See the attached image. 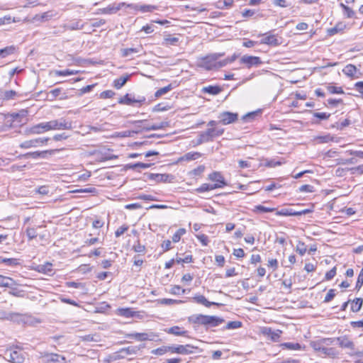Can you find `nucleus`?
I'll use <instances>...</instances> for the list:
<instances>
[{"instance_id":"obj_20","label":"nucleus","mask_w":363,"mask_h":363,"mask_svg":"<svg viewBox=\"0 0 363 363\" xmlns=\"http://www.w3.org/2000/svg\"><path fill=\"white\" fill-rule=\"evenodd\" d=\"M150 178L155 179L157 182H170L174 177L169 174H151Z\"/></svg>"},{"instance_id":"obj_2","label":"nucleus","mask_w":363,"mask_h":363,"mask_svg":"<svg viewBox=\"0 0 363 363\" xmlns=\"http://www.w3.org/2000/svg\"><path fill=\"white\" fill-rule=\"evenodd\" d=\"M189 320L194 323L203 325L210 327H216L223 323L225 320L223 318L214 316V315H196L191 316Z\"/></svg>"},{"instance_id":"obj_21","label":"nucleus","mask_w":363,"mask_h":363,"mask_svg":"<svg viewBox=\"0 0 363 363\" xmlns=\"http://www.w3.org/2000/svg\"><path fill=\"white\" fill-rule=\"evenodd\" d=\"M194 300L197 303L202 304L205 306L206 307H210L211 306H223L222 303H216V302H211L208 301L206 297L203 295H198L195 296L194 298Z\"/></svg>"},{"instance_id":"obj_10","label":"nucleus","mask_w":363,"mask_h":363,"mask_svg":"<svg viewBox=\"0 0 363 363\" xmlns=\"http://www.w3.org/2000/svg\"><path fill=\"white\" fill-rule=\"evenodd\" d=\"M238 114L229 111H224L220 113L218 118L219 123L223 125H228L235 122L238 120Z\"/></svg>"},{"instance_id":"obj_24","label":"nucleus","mask_w":363,"mask_h":363,"mask_svg":"<svg viewBox=\"0 0 363 363\" xmlns=\"http://www.w3.org/2000/svg\"><path fill=\"white\" fill-rule=\"evenodd\" d=\"M16 285V281L12 278L0 274V286L12 288V286H15Z\"/></svg>"},{"instance_id":"obj_42","label":"nucleus","mask_w":363,"mask_h":363,"mask_svg":"<svg viewBox=\"0 0 363 363\" xmlns=\"http://www.w3.org/2000/svg\"><path fill=\"white\" fill-rule=\"evenodd\" d=\"M129 78L130 75H126L125 77H121L118 79H116L114 81V87L117 89H121L128 82Z\"/></svg>"},{"instance_id":"obj_3","label":"nucleus","mask_w":363,"mask_h":363,"mask_svg":"<svg viewBox=\"0 0 363 363\" xmlns=\"http://www.w3.org/2000/svg\"><path fill=\"white\" fill-rule=\"evenodd\" d=\"M223 55L224 52H217L201 57L199 61V66L207 70L213 69L216 68V61Z\"/></svg>"},{"instance_id":"obj_17","label":"nucleus","mask_w":363,"mask_h":363,"mask_svg":"<svg viewBox=\"0 0 363 363\" xmlns=\"http://www.w3.org/2000/svg\"><path fill=\"white\" fill-rule=\"evenodd\" d=\"M332 338L335 339V341L338 342L339 346L342 348H349L351 350L354 348V342L345 335Z\"/></svg>"},{"instance_id":"obj_40","label":"nucleus","mask_w":363,"mask_h":363,"mask_svg":"<svg viewBox=\"0 0 363 363\" xmlns=\"http://www.w3.org/2000/svg\"><path fill=\"white\" fill-rule=\"evenodd\" d=\"M140 133V130H125L116 133V136L120 138L133 137L134 134Z\"/></svg>"},{"instance_id":"obj_27","label":"nucleus","mask_w":363,"mask_h":363,"mask_svg":"<svg viewBox=\"0 0 363 363\" xmlns=\"http://www.w3.org/2000/svg\"><path fill=\"white\" fill-rule=\"evenodd\" d=\"M169 125V121H162L160 123L151 125V126H150V127H143V130H145L146 131L157 130L163 129L166 127H168Z\"/></svg>"},{"instance_id":"obj_44","label":"nucleus","mask_w":363,"mask_h":363,"mask_svg":"<svg viewBox=\"0 0 363 363\" xmlns=\"http://www.w3.org/2000/svg\"><path fill=\"white\" fill-rule=\"evenodd\" d=\"M169 352H170V346H162L161 347H158L157 349L152 350L151 353L152 354L161 356L164 354L165 353Z\"/></svg>"},{"instance_id":"obj_19","label":"nucleus","mask_w":363,"mask_h":363,"mask_svg":"<svg viewBox=\"0 0 363 363\" xmlns=\"http://www.w3.org/2000/svg\"><path fill=\"white\" fill-rule=\"evenodd\" d=\"M145 101V98L144 96L139 97L137 99H132L130 97L128 94H126L123 97L121 98L118 100V103L121 104L131 105L133 103H139L142 104Z\"/></svg>"},{"instance_id":"obj_23","label":"nucleus","mask_w":363,"mask_h":363,"mask_svg":"<svg viewBox=\"0 0 363 363\" xmlns=\"http://www.w3.org/2000/svg\"><path fill=\"white\" fill-rule=\"evenodd\" d=\"M54 16L53 11H49L43 13L36 14L33 17V20L35 21L45 22L51 19Z\"/></svg>"},{"instance_id":"obj_38","label":"nucleus","mask_w":363,"mask_h":363,"mask_svg":"<svg viewBox=\"0 0 363 363\" xmlns=\"http://www.w3.org/2000/svg\"><path fill=\"white\" fill-rule=\"evenodd\" d=\"M281 346L283 349L290 350H300L301 349V345L298 342H284Z\"/></svg>"},{"instance_id":"obj_59","label":"nucleus","mask_w":363,"mask_h":363,"mask_svg":"<svg viewBox=\"0 0 363 363\" xmlns=\"http://www.w3.org/2000/svg\"><path fill=\"white\" fill-rule=\"evenodd\" d=\"M11 290L9 291V294L10 295H12L16 297H23L24 293L23 291H20L17 289L15 286H12V288H10Z\"/></svg>"},{"instance_id":"obj_54","label":"nucleus","mask_w":363,"mask_h":363,"mask_svg":"<svg viewBox=\"0 0 363 363\" xmlns=\"http://www.w3.org/2000/svg\"><path fill=\"white\" fill-rule=\"evenodd\" d=\"M157 6L154 5H140V11L142 13L152 12L156 10Z\"/></svg>"},{"instance_id":"obj_48","label":"nucleus","mask_w":363,"mask_h":363,"mask_svg":"<svg viewBox=\"0 0 363 363\" xmlns=\"http://www.w3.org/2000/svg\"><path fill=\"white\" fill-rule=\"evenodd\" d=\"M158 303L162 305H173V304H178L182 303L184 301L181 300H175L172 298H161L157 300Z\"/></svg>"},{"instance_id":"obj_26","label":"nucleus","mask_w":363,"mask_h":363,"mask_svg":"<svg viewBox=\"0 0 363 363\" xmlns=\"http://www.w3.org/2000/svg\"><path fill=\"white\" fill-rule=\"evenodd\" d=\"M142 50V46L139 45L137 48H123L121 50V56L123 57H129L133 54L138 53Z\"/></svg>"},{"instance_id":"obj_62","label":"nucleus","mask_w":363,"mask_h":363,"mask_svg":"<svg viewBox=\"0 0 363 363\" xmlns=\"http://www.w3.org/2000/svg\"><path fill=\"white\" fill-rule=\"evenodd\" d=\"M11 22H16V20L14 18L12 19L11 16H4L0 18V26L10 24Z\"/></svg>"},{"instance_id":"obj_36","label":"nucleus","mask_w":363,"mask_h":363,"mask_svg":"<svg viewBox=\"0 0 363 363\" xmlns=\"http://www.w3.org/2000/svg\"><path fill=\"white\" fill-rule=\"evenodd\" d=\"M175 87V86H173L172 84H169V85L164 86L162 88L159 89L155 94V96L156 98L160 97L162 95L167 94L172 89H173Z\"/></svg>"},{"instance_id":"obj_56","label":"nucleus","mask_w":363,"mask_h":363,"mask_svg":"<svg viewBox=\"0 0 363 363\" xmlns=\"http://www.w3.org/2000/svg\"><path fill=\"white\" fill-rule=\"evenodd\" d=\"M73 193H91L96 194L97 193V190L94 187H88L84 189H78L72 191Z\"/></svg>"},{"instance_id":"obj_29","label":"nucleus","mask_w":363,"mask_h":363,"mask_svg":"<svg viewBox=\"0 0 363 363\" xmlns=\"http://www.w3.org/2000/svg\"><path fill=\"white\" fill-rule=\"evenodd\" d=\"M169 334H172L177 336H185L187 333L186 330H182L179 326H173L166 330Z\"/></svg>"},{"instance_id":"obj_6","label":"nucleus","mask_w":363,"mask_h":363,"mask_svg":"<svg viewBox=\"0 0 363 363\" xmlns=\"http://www.w3.org/2000/svg\"><path fill=\"white\" fill-rule=\"evenodd\" d=\"M4 359L11 363H23L25 361V352L21 350L9 349L4 352Z\"/></svg>"},{"instance_id":"obj_61","label":"nucleus","mask_w":363,"mask_h":363,"mask_svg":"<svg viewBox=\"0 0 363 363\" xmlns=\"http://www.w3.org/2000/svg\"><path fill=\"white\" fill-rule=\"evenodd\" d=\"M242 326L240 321H230L228 322L225 326V329H237Z\"/></svg>"},{"instance_id":"obj_15","label":"nucleus","mask_w":363,"mask_h":363,"mask_svg":"<svg viewBox=\"0 0 363 363\" xmlns=\"http://www.w3.org/2000/svg\"><path fill=\"white\" fill-rule=\"evenodd\" d=\"M262 333L274 342H277L280 337L281 331L279 330H273L271 328L264 327L262 328Z\"/></svg>"},{"instance_id":"obj_8","label":"nucleus","mask_w":363,"mask_h":363,"mask_svg":"<svg viewBox=\"0 0 363 363\" xmlns=\"http://www.w3.org/2000/svg\"><path fill=\"white\" fill-rule=\"evenodd\" d=\"M216 138L215 135L214 128H210L206 131L201 132L197 138L196 145L213 141Z\"/></svg>"},{"instance_id":"obj_1","label":"nucleus","mask_w":363,"mask_h":363,"mask_svg":"<svg viewBox=\"0 0 363 363\" xmlns=\"http://www.w3.org/2000/svg\"><path fill=\"white\" fill-rule=\"evenodd\" d=\"M335 339L332 337H323L310 343L311 347L316 352V354L323 358L336 359L339 357L340 351L335 347H329L333 345Z\"/></svg>"},{"instance_id":"obj_4","label":"nucleus","mask_w":363,"mask_h":363,"mask_svg":"<svg viewBox=\"0 0 363 363\" xmlns=\"http://www.w3.org/2000/svg\"><path fill=\"white\" fill-rule=\"evenodd\" d=\"M38 358L45 359V363H69L70 361L61 354L57 353H50L48 352H39Z\"/></svg>"},{"instance_id":"obj_7","label":"nucleus","mask_w":363,"mask_h":363,"mask_svg":"<svg viewBox=\"0 0 363 363\" xmlns=\"http://www.w3.org/2000/svg\"><path fill=\"white\" fill-rule=\"evenodd\" d=\"M198 349L191 345H177L170 346V352L172 354H190L194 353V350Z\"/></svg>"},{"instance_id":"obj_64","label":"nucleus","mask_w":363,"mask_h":363,"mask_svg":"<svg viewBox=\"0 0 363 363\" xmlns=\"http://www.w3.org/2000/svg\"><path fill=\"white\" fill-rule=\"evenodd\" d=\"M363 285V267L362 269L358 276L357 284H356V289L357 290H359L361 287Z\"/></svg>"},{"instance_id":"obj_47","label":"nucleus","mask_w":363,"mask_h":363,"mask_svg":"<svg viewBox=\"0 0 363 363\" xmlns=\"http://www.w3.org/2000/svg\"><path fill=\"white\" fill-rule=\"evenodd\" d=\"M65 28L69 30H81L84 28V24H81L80 21H77L76 22L65 25Z\"/></svg>"},{"instance_id":"obj_28","label":"nucleus","mask_w":363,"mask_h":363,"mask_svg":"<svg viewBox=\"0 0 363 363\" xmlns=\"http://www.w3.org/2000/svg\"><path fill=\"white\" fill-rule=\"evenodd\" d=\"M261 43L269 45H278L279 44L278 39L274 35H267L261 40Z\"/></svg>"},{"instance_id":"obj_22","label":"nucleus","mask_w":363,"mask_h":363,"mask_svg":"<svg viewBox=\"0 0 363 363\" xmlns=\"http://www.w3.org/2000/svg\"><path fill=\"white\" fill-rule=\"evenodd\" d=\"M145 347V345L142 344L138 346H129L120 350V352H123L126 355L136 354L139 350Z\"/></svg>"},{"instance_id":"obj_51","label":"nucleus","mask_w":363,"mask_h":363,"mask_svg":"<svg viewBox=\"0 0 363 363\" xmlns=\"http://www.w3.org/2000/svg\"><path fill=\"white\" fill-rule=\"evenodd\" d=\"M186 233V230L184 228H179L177 230V232L172 236V241L174 242H178L181 237Z\"/></svg>"},{"instance_id":"obj_50","label":"nucleus","mask_w":363,"mask_h":363,"mask_svg":"<svg viewBox=\"0 0 363 363\" xmlns=\"http://www.w3.org/2000/svg\"><path fill=\"white\" fill-rule=\"evenodd\" d=\"M164 44L167 45H176L179 41V38L177 37H172V35H168L164 37Z\"/></svg>"},{"instance_id":"obj_35","label":"nucleus","mask_w":363,"mask_h":363,"mask_svg":"<svg viewBox=\"0 0 363 363\" xmlns=\"http://www.w3.org/2000/svg\"><path fill=\"white\" fill-rule=\"evenodd\" d=\"M233 0H223V1H218L216 3L215 6L219 9H228L233 5Z\"/></svg>"},{"instance_id":"obj_41","label":"nucleus","mask_w":363,"mask_h":363,"mask_svg":"<svg viewBox=\"0 0 363 363\" xmlns=\"http://www.w3.org/2000/svg\"><path fill=\"white\" fill-rule=\"evenodd\" d=\"M340 6L343 10L344 16H345L347 18H352L354 16L355 12L351 8L342 3H341Z\"/></svg>"},{"instance_id":"obj_5","label":"nucleus","mask_w":363,"mask_h":363,"mask_svg":"<svg viewBox=\"0 0 363 363\" xmlns=\"http://www.w3.org/2000/svg\"><path fill=\"white\" fill-rule=\"evenodd\" d=\"M47 131L51 130H70L72 128L71 121H67L63 118L59 120H52L45 122Z\"/></svg>"},{"instance_id":"obj_45","label":"nucleus","mask_w":363,"mask_h":363,"mask_svg":"<svg viewBox=\"0 0 363 363\" xmlns=\"http://www.w3.org/2000/svg\"><path fill=\"white\" fill-rule=\"evenodd\" d=\"M276 215L284 216H296V211H294L291 208H282L280 211H277Z\"/></svg>"},{"instance_id":"obj_58","label":"nucleus","mask_w":363,"mask_h":363,"mask_svg":"<svg viewBox=\"0 0 363 363\" xmlns=\"http://www.w3.org/2000/svg\"><path fill=\"white\" fill-rule=\"evenodd\" d=\"M119 314L125 318H130L134 315V312L130 308H121L119 309Z\"/></svg>"},{"instance_id":"obj_18","label":"nucleus","mask_w":363,"mask_h":363,"mask_svg":"<svg viewBox=\"0 0 363 363\" xmlns=\"http://www.w3.org/2000/svg\"><path fill=\"white\" fill-rule=\"evenodd\" d=\"M208 179L213 182H216L215 184H218V188H221L227 185L223 175L219 172H213L208 175Z\"/></svg>"},{"instance_id":"obj_60","label":"nucleus","mask_w":363,"mask_h":363,"mask_svg":"<svg viewBox=\"0 0 363 363\" xmlns=\"http://www.w3.org/2000/svg\"><path fill=\"white\" fill-rule=\"evenodd\" d=\"M170 293L174 295H179L185 293V289H183L179 285L173 286L170 289Z\"/></svg>"},{"instance_id":"obj_34","label":"nucleus","mask_w":363,"mask_h":363,"mask_svg":"<svg viewBox=\"0 0 363 363\" xmlns=\"http://www.w3.org/2000/svg\"><path fill=\"white\" fill-rule=\"evenodd\" d=\"M342 72L345 75L352 77L357 72V67L352 64H349L343 68Z\"/></svg>"},{"instance_id":"obj_31","label":"nucleus","mask_w":363,"mask_h":363,"mask_svg":"<svg viewBox=\"0 0 363 363\" xmlns=\"http://www.w3.org/2000/svg\"><path fill=\"white\" fill-rule=\"evenodd\" d=\"M27 111L21 110L19 113H13L11 114H1V116L3 118V119H6L8 117L11 118V123L14 121L15 120H17L19 117H25L26 116Z\"/></svg>"},{"instance_id":"obj_49","label":"nucleus","mask_w":363,"mask_h":363,"mask_svg":"<svg viewBox=\"0 0 363 363\" xmlns=\"http://www.w3.org/2000/svg\"><path fill=\"white\" fill-rule=\"evenodd\" d=\"M0 263H4L9 266H16L17 264H18V259L16 258H1V257H0Z\"/></svg>"},{"instance_id":"obj_57","label":"nucleus","mask_w":363,"mask_h":363,"mask_svg":"<svg viewBox=\"0 0 363 363\" xmlns=\"http://www.w3.org/2000/svg\"><path fill=\"white\" fill-rule=\"evenodd\" d=\"M77 72L70 69H65V70H55V74L57 76H68L76 74Z\"/></svg>"},{"instance_id":"obj_43","label":"nucleus","mask_w":363,"mask_h":363,"mask_svg":"<svg viewBox=\"0 0 363 363\" xmlns=\"http://www.w3.org/2000/svg\"><path fill=\"white\" fill-rule=\"evenodd\" d=\"M17 95V93L13 90H7L1 92V98L3 100H10L15 98V96Z\"/></svg>"},{"instance_id":"obj_32","label":"nucleus","mask_w":363,"mask_h":363,"mask_svg":"<svg viewBox=\"0 0 363 363\" xmlns=\"http://www.w3.org/2000/svg\"><path fill=\"white\" fill-rule=\"evenodd\" d=\"M201 156V154L198 152H188L185 154L184 156L181 157L179 158V161L185 160V161H190V160H195L198 158H199Z\"/></svg>"},{"instance_id":"obj_39","label":"nucleus","mask_w":363,"mask_h":363,"mask_svg":"<svg viewBox=\"0 0 363 363\" xmlns=\"http://www.w3.org/2000/svg\"><path fill=\"white\" fill-rule=\"evenodd\" d=\"M363 304V299L362 298H356L352 301L351 310L353 312H358L360 311Z\"/></svg>"},{"instance_id":"obj_14","label":"nucleus","mask_w":363,"mask_h":363,"mask_svg":"<svg viewBox=\"0 0 363 363\" xmlns=\"http://www.w3.org/2000/svg\"><path fill=\"white\" fill-rule=\"evenodd\" d=\"M127 337L129 338H133L138 341H145V340H154L155 337H157V335H155L153 333H130L128 334Z\"/></svg>"},{"instance_id":"obj_37","label":"nucleus","mask_w":363,"mask_h":363,"mask_svg":"<svg viewBox=\"0 0 363 363\" xmlns=\"http://www.w3.org/2000/svg\"><path fill=\"white\" fill-rule=\"evenodd\" d=\"M218 188V184H203L200 187L197 188L196 191L199 193H202L211 190H213Z\"/></svg>"},{"instance_id":"obj_11","label":"nucleus","mask_w":363,"mask_h":363,"mask_svg":"<svg viewBox=\"0 0 363 363\" xmlns=\"http://www.w3.org/2000/svg\"><path fill=\"white\" fill-rule=\"evenodd\" d=\"M125 5V2H121L119 4H113L108 5L106 8L99 9L96 13V14H113L117 13L123 6Z\"/></svg>"},{"instance_id":"obj_30","label":"nucleus","mask_w":363,"mask_h":363,"mask_svg":"<svg viewBox=\"0 0 363 363\" xmlns=\"http://www.w3.org/2000/svg\"><path fill=\"white\" fill-rule=\"evenodd\" d=\"M346 27V25L340 22L337 23L334 27L328 29V34L329 35H334L337 34V33L342 31Z\"/></svg>"},{"instance_id":"obj_12","label":"nucleus","mask_w":363,"mask_h":363,"mask_svg":"<svg viewBox=\"0 0 363 363\" xmlns=\"http://www.w3.org/2000/svg\"><path fill=\"white\" fill-rule=\"evenodd\" d=\"M60 150L55 149V150H44V151H35V152H30L25 154L23 155L24 157L28 158L31 157L33 159H38L39 157L41 158H46L48 155H52L57 152H59Z\"/></svg>"},{"instance_id":"obj_55","label":"nucleus","mask_w":363,"mask_h":363,"mask_svg":"<svg viewBox=\"0 0 363 363\" xmlns=\"http://www.w3.org/2000/svg\"><path fill=\"white\" fill-rule=\"evenodd\" d=\"M26 235L28 236L29 240H31L35 238L38 235L36 229L35 228H30V227L28 228L26 230Z\"/></svg>"},{"instance_id":"obj_53","label":"nucleus","mask_w":363,"mask_h":363,"mask_svg":"<svg viewBox=\"0 0 363 363\" xmlns=\"http://www.w3.org/2000/svg\"><path fill=\"white\" fill-rule=\"evenodd\" d=\"M296 250L300 255L303 256L307 251L306 245L303 242L298 241Z\"/></svg>"},{"instance_id":"obj_9","label":"nucleus","mask_w":363,"mask_h":363,"mask_svg":"<svg viewBox=\"0 0 363 363\" xmlns=\"http://www.w3.org/2000/svg\"><path fill=\"white\" fill-rule=\"evenodd\" d=\"M49 140V138H38L35 139L24 141L20 144L19 147L23 149L36 147L47 144Z\"/></svg>"},{"instance_id":"obj_46","label":"nucleus","mask_w":363,"mask_h":363,"mask_svg":"<svg viewBox=\"0 0 363 363\" xmlns=\"http://www.w3.org/2000/svg\"><path fill=\"white\" fill-rule=\"evenodd\" d=\"M276 209L274 208H269V207H265L262 205H257V206H255V208L253 209V212H255V213H269V212H273Z\"/></svg>"},{"instance_id":"obj_63","label":"nucleus","mask_w":363,"mask_h":363,"mask_svg":"<svg viewBox=\"0 0 363 363\" xmlns=\"http://www.w3.org/2000/svg\"><path fill=\"white\" fill-rule=\"evenodd\" d=\"M133 249L135 252L139 253H145V247L143 245H141L139 241H138L133 246Z\"/></svg>"},{"instance_id":"obj_13","label":"nucleus","mask_w":363,"mask_h":363,"mask_svg":"<svg viewBox=\"0 0 363 363\" xmlns=\"http://www.w3.org/2000/svg\"><path fill=\"white\" fill-rule=\"evenodd\" d=\"M240 63L245 64L248 68L252 66H258L262 63L260 57L250 55H243L240 58Z\"/></svg>"},{"instance_id":"obj_25","label":"nucleus","mask_w":363,"mask_h":363,"mask_svg":"<svg viewBox=\"0 0 363 363\" xmlns=\"http://www.w3.org/2000/svg\"><path fill=\"white\" fill-rule=\"evenodd\" d=\"M38 271L47 275L54 274V269H52V264L50 262H47L44 264H40L38 267Z\"/></svg>"},{"instance_id":"obj_33","label":"nucleus","mask_w":363,"mask_h":363,"mask_svg":"<svg viewBox=\"0 0 363 363\" xmlns=\"http://www.w3.org/2000/svg\"><path fill=\"white\" fill-rule=\"evenodd\" d=\"M222 91L221 87L219 86H208L203 87V91L205 93H208L211 95H217L220 93Z\"/></svg>"},{"instance_id":"obj_16","label":"nucleus","mask_w":363,"mask_h":363,"mask_svg":"<svg viewBox=\"0 0 363 363\" xmlns=\"http://www.w3.org/2000/svg\"><path fill=\"white\" fill-rule=\"evenodd\" d=\"M47 132L45 123H40L30 128H28L25 130V135H34V134H42Z\"/></svg>"},{"instance_id":"obj_52","label":"nucleus","mask_w":363,"mask_h":363,"mask_svg":"<svg viewBox=\"0 0 363 363\" xmlns=\"http://www.w3.org/2000/svg\"><path fill=\"white\" fill-rule=\"evenodd\" d=\"M14 48L13 46L6 47L3 49H0V57H6L9 55L13 53Z\"/></svg>"}]
</instances>
